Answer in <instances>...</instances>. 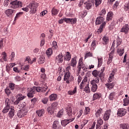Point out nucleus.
Returning <instances> with one entry per match:
<instances>
[{
	"label": "nucleus",
	"mask_w": 129,
	"mask_h": 129,
	"mask_svg": "<svg viewBox=\"0 0 129 129\" xmlns=\"http://www.w3.org/2000/svg\"><path fill=\"white\" fill-rule=\"evenodd\" d=\"M38 4L36 2L30 3L28 6V8L30 9V14L34 15L37 13V9L38 8Z\"/></svg>",
	"instance_id": "f257e3e1"
},
{
	"label": "nucleus",
	"mask_w": 129,
	"mask_h": 129,
	"mask_svg": "<svg viewBox=\"0 0 129 129\" xmlns=\"http://www.w3.org/2000/svg\"><path fill=\"white\" fill-rule=\"evenodd\" d=\"M77 69L78 74L81 72V69H83L84 71H87V67H86V65L83 63V58L81 57L79 59Z\"/></svg>",
	"instance_id": "f03ea898"
},
{
	"label": "nucleus",
	"mask_w": 129,
	"mask_h": 129,
	"mask_svg": "<svg viewBox=\"0 0 129 129\" xmlns=\"http://www.w3.org/2000/svg\"><path fill=\"white\" fill-rule=\"evenodd\" d=\"M11 9H13V10H18L19 8H22L23 7V4L22 2L16 0L12 1L10 3Z\"/></svg>",
	"instance_id": "7ed1b4c3"
},
{
	"label": "nucleus",
	"mask_w": 129,
	"mask_h": 129,
	"mask_svg": "<svg viewBox=\"0 0 129 129\" xmlns=\"http://www.w3.org/2000/svg\"><path fill=\"white\" fill-rule=\"evenodd\" d=\"M126 114V109L123 108H119L117 110V115H118V116H119L120 117L124 116V115H125Z\"/></svg>",
	"instance_id": "20e7f679"
},
{
	"label": "nucleus",
	"mask_w": 129,
	"mask_h": 129,
	"mask_svg": "<svg viewBox=\"0 0 129 129\" xmlns=\"http://www.w3.org/2000/svg\"><path fill=\"white\" fill-rule=\"evenodd\" d=\"M68 118L69 119L62 120L61 121V124L62 126H66V125H67V124L70 123V122H72V121H73V120L75 119V118H70V117Z\"/></svg>",
	"instance_id": "39448f33"
},
{
	"label": "nucleus",
	"mask_w": 129,
	"mask_h": 129,
	"mask_svg": "<svg viewBox=\"0 0 129 129\" xmlns=\"http://www.w3.org/2000/svg\"><path fill=\"white\" fill-rule=\"evenodd\" d=\"M35 89H34L33 87L28 88V97H29V98H33V97H34V94H35Z\"/></svg>",
	"instance_id": "423d86ee"
},
{
	"label": "nucleus",
	"mask_w": 129,
	"mask_h": 129,
	"mask_svg": "<svg viewBox=\"0 0 129 129\" xmlns=\"http://www.w3.org/2000/svg\"><path fill=\"white\" fill-rule=\"evenodd\" d=\"M27 114H28V111L21 109L18 111L17 113V116L20 118H22V117H24V116L27 115Z\"/></svg>",
	"instance_id": "0eeeda50"
},
{
	"label": "nucleus",
	"mask_w": 129,
	"mask_h": 129,
	"mask_svg": "<svg viewBox=\"0 0 129 129\" xmlns=\"http://www.w3.org/2000/svg\"><path fill=\"white\" fill-rule=\"evenodd\" d=\"M110 113H111V110H110V109L107 110L105 112L103 116L104 120L106 121L109 119V116H110Z\"/></svg>",
	"instance_id": "6e6552de"
},
{
	"label": "nucleus",
	"mask_w": 129,
	"mask_h": 129,
	"mask_svg": "<svg viewBox=\"0 0 129 129\" xmlns=\"http://www.w3.org/2000/svg\"><path fill=\"white\" fill-rule=\"evenodd\" d=\"M56 60H57L59 63L63 62V60H64V55L62 54V52H60L57 56H56Z\"/></svg>",
	"instance_id": "1a4fd4ad"
},
{
	"label": "nucleus",
	"mask_w": 129,
	"mask_h": 129,
	"mask_svg": "<svg viewBox=\"0 0 129 129\" xmlns=\"http://www.w3.org/2000/svg\"><path fill=\"white\" fill-rule=\"evenodd\" d=\"M128 24H125L122 27V28L120 30V33H124V34H127V33H128Z\"/></svg>",
	"instance_id": "9d476101"
},
{
	"label": "nucleus",
	"mask_w": 129,
	"mask_h": 129,
	"mask_svg": "<svg viewBox=\"0 0 129 129\" xmlns=\"http://www.w3.org/2000/svg\"><path fill=\"white\" fill-rule=\"evenodd\" d=\"M8 116H9L10 119L13 118L14 116H15V109H14V107H11L9 113L8 114Z\"/></svg>",
	"instance_id": "9b49d317"
},
{
	"label": "nucleus",
	"mask_w": 129,
	"mask_h": 129,
	"mask_svg": "<svg viewBox=\"0 0 129 129\" xmlns=\"http://www.w3.org/2000/svg\"><path fill=\"white\" fill-rule=\"evenodd\" d=\"M52 128L53 129H60L61 128V125H60V122L58 120L54 121L52 124Z\"/></svg>",
	"instance_id": "f8f14e48"
},
{
	"label": "nucleus",
	"mask_w": 129,
	"mask_h": 129,
	"mask_svg": "<svg viewBox=\"0 0 129 129\" xmlns=\"http://www.w3.org/2000/svg\"><path fill=\"white\" fill-rule=\"evenodd\" d=\"M105 86L107 89L109 90H111L114 87V85H115V83L114 82H112V83H107L105 84Z\"/></svg>",
	"instance_id": "ddd939ff"
},
{
	"label": "nucleus",
	"mask_w": 129,
	"mask_h": 129,
	"mask_svg": "<svg viewBox=\"0 0 129 129\" xmlns=\"http://www.w3.org/2000/svg\"><path fill=\"white\" fill-rule=\"evenodd\" d=\"M105 26H106V22L104 21L100 25V26L99 29H98L97 32L98 34H100V33H101V32H102L103 29H104V28H105Z\"/></svg>",
	"instance_id": "4468645a"
},
{
	"label": "nucleus",
	"mask_w": 129,
	"mask_h": 129,
	"mask_svg": "<svg viewBox=\"0 0 129 129\" xmlns=\"http://www.w3.org/2000/svg\"><path fill=\"white\" fill-rule=\"evenodd\" d=\"M69 78H70V73L69 72H67L64 76L63 80L64 81H66V83H68V84L70 83V82L69 81H71V80H69Z\"/></svg>",
	"instance_id": "2eb2a0df"
},
{
	"label": "nucleus",
	"mask_w": 129,
	"mask_h": 129,
	"mask_svg": "<svg viewBox=\"0 0 129 129\" xmlns=\"http://www.w3.org/2000/svg\"><path fill=\"white\" fill-rule=\"evenodd\" d=\"M102 124H103V120H102L101 118H98L96 128L100 129V126H101Z\"/></svg>",
	"instance_id": "dca6fc26"
},
{
	"label": "nucleus",
	"mask_w": 129,
	"mask_h": 129,
	"mask_svg": "<svg viewBox=\"0 0 129 129\" xmlns=\"http://www.w3.org/2000/svg\"><path fill=\"white\" fill-rule=\"evenodd\" d=\"M113 54H114V52L113 51H111L109 54V57L107 62L108 65H109V63L112 62V59H113Z\"/></svg>",
	"instance_id": "f3484780"
},
{
	"label": "nucleus",
	"mask_w": 129,
	"mask_h": 129,
	"mask_svg": "<svg viewBox=\"0 0 129 129\" xmlns=\"http://www.w3.org/2000/svg\"><path fill=\"white\" fill-rule=\"evenodd\" d=\"M104 18L102 17H98L96 18L95 24L96 25H100V24L103 23Z\"/></svg>",
	"instance_id": "a211bd4d"
},
{
	"label": "nucleus",
	"mask_w": 129,
	"mask_h": 129,
	"mask_svg": "<svg viewBox=\"0 0 129 129\" xmlns=\"http://www.w3.org/2000/svg\"><path fill=\"white\" fill-rule=\"evenodd\" d=\"M15 12V10L12 9H7L5 11V14H6V16L7 17H12L13 16V14H14V12Z\"/></svg>",
	"instance_id": "6ab92c4d"
},
{
	"label": "nucleus",
	"mask_w": 129,
	"mask_h": 129,
	"mask_svg": "<svg viewBox=\"0 0 129 129\" xmlns=\"http://www.w3.org/2000/svg\"><path fill=\"white\" fill-rule=\"evenodd\" d=\"M101 97V94L100 93H95L93 95L92 100L94 101V100H96L97 99H99Z\"/></svg>",
	"instance_id": "aec40b11"
},
{
	"label": "nucleus",
	"mask_w": 129,
	"mask_h": 129,
	"mask_svg": "<svg viewBox=\"0 0 129 129\" xmlns=\"http://www.w3.org/2000/svg\"><path fill=\"white\" fill-rule=\"evenodd\" d=\"M85 8L87 9V10H90L92 9V6H93V4L90 2H87L84 3Z\"/></svg>",
	"instance_id": "412c9836"
},
{
	"label": "nucleus",
	"mask_w": 129,
	"mask_h": 129,
	"mask_svg": "<svg viewBox=\"0 0 129 129\" xmlns=\"http://www.w3.org/2000/svg\"><path fill=\"white\" fill-rule=\"evenodd\" d=\"M103 112V111L102 110V109L99 108L97 110H96V113H95V116L97 118L100 117V115H101V114H102Z\"/></svg>",
	"instance_id": "4be33fe9"
},
{
	"label": "nucleus",
	"mask_w": 129,
	"mask_h": 129,
	"mask_svg": "<svg viewBox=\"0 0 129 129\" xmlns=\"http://www.w3.org/2000/svg\"><path fill=\"white\" fill-rule=\"evenodd\" d=\"M113 17V12L110 11L108 13L107 17H106V21L107 22H109L112 20V18Z\"/></svg>",
	"instance_id": "5701e85b"
},
{
	"label": "nucleus",
	"mask_w": 129,
	"mask_h": 129,
	"mask_svg": "<svg viewBox=\"0 0 129 129\" xmlns=\"http://www.w3.org/2000/svg\"><path fill=\"white\" fill-rule=\"evenodd\" d=\"M49 101H55L57 99V95L56 94H51L49 96Z\"/></svg>",
	"instance_id": "b1692460"
},
{
	"label": "nucleus",
	"mask_w": 129,
	"mask_h": 129,
	"mask_svg": "<svg viewBox=\"0 0 129 129\" xmlns=\"http://www.w3.org/2000/svg\"><path fill=\"white\" fill-rule=\"evenodd\" d=\"M67 111L70 118H71L72 117V108L70 106H68L67 107Z\"/></svg>",
	"instance_id": "393cba45"
},
{
	"label": "nucleus",
	"mask_w": 129,
	"mask_h": 129,
	"mask_svg": "<svg viewBox=\"0 0 129 129\" xmlns=\"http://www.w3.org/2000/svg\"><path fill=\"white\" fill-rule=\"evenodd\" d=\"M64 61H70L71 60V54L70 52H67V54L64 57Z\"/></svg>",
	"instance_id": "a878e982"
},
{
	"label": "nucleus",
	"mask_w": 129,
	"mask_h": 129,
	"mask_svg": "<svg viewBox=\"0 0 129 129\" xmlns=\"http://www.w3.org/2000/svg\"><path fill=\"white\" fill-rule=\"evenodd\" d=\"M77 64V61H76V58L74 57L72 58L71 66H72V67H76Z\"/></svg>",
	"instance_id": "bb28decb"
},
{
	"label": "nucleus",
	"mask_w": 129,
	"mask_h": 129,
	"mask_svg": "<svg viewBox=\"0 0 129 129\" xmlns=\"http://www.w3.org/2000/svg\"><path fill=\"white\" fill-rule=\"evenodd\" d=\"M85 82H87V77H85V78L83 79L82 82H81L80 86V89H83L84 83H85Z\"/></svg>",
	"instance_id": "cd10ccee"
},
{
	"label": "nucleus",
	"mask_w": 129,
	"mask_h": 129,
	"mask_svg": "<svg viewBox=\"0 0 129 129\" xmlns=\"http://www.w3.org/2000/svg\"><path fill=\"white\" fill-rule=\"evenodd\" d=\"M44 112H45L44 109H41L36 111V113L38 116H43Z\"/></svg>",
	"instance_id": "c85d7f7f"
},
{
	"label": "nucleus",
	"mask_w": 129,
	"mask_h": 129,
	"mask_svg": "<svg viewBox=\"0 0 129 129\" xmlns=\"http://www.w3.org/2000/svg\"><path fill=\"white\" fill-rule=\"evenodd\" d=\"M97 59H98V67H101L103 63V59L101 57H98Z\"/></svg>",
	"instance_id": "c756f323"
},
{
	"label": "nucleus",
	"mask_w": 129,
	"mask_h": 129,
	"mask_svg": "<svg viewBox=\"0 0 129 129\" xmlns=\"http://www.w3.org/2000/svg\"><path fill=\"white\" fill-rule=\"evenodd\" d=\"M113 79H114V73H111L110 74V76L108 79L107 82L110 83L112 81H113Z\"/></svg>",
	"instance_id": "7c9ffc66"
},
{
	"label": "nucleus",
	"mask_w": 129,
	"mask_h": 129,
	"mask_svg": "<svg viewBox=\"0 0 129 129\" xmlns=\"http://www.w3.org/2000/svg\"><path fill=\"white\" fill-rule=\"evenodd\" d=\"M38 62L39 64H44L45 62V57L40 56L38 59Z\"/></svg>",
	"instance_id": "2f4dec72"
},
{
	"label": "nucleus",
	"mask_w": 129,
	"mask_h": 129,
	"mask_svg": "<svg viewBox=\"0 0 129 129\" xmlns=\"http://www.w3.org/2000/svg\"><path fill=\"white\" fill-rule=\"evenodd\" d=\"M91 84L97 85L99 83V78L96 77V78L92 81H91Z\"/></svg>",
	"instance_id": "473e14b6"
},
{
	"label": "nucleus",
	"mask_w": 129,
	"mask_h": 129,
	"mask_svg": "<svg viewBox=\"0 0 129 129\" xmlns=\"http://www.w3.org/2000/svg\"><path fill=\"white\" fill-rule=\"evenodd\" d=\"M102 40L103 41V44H104V45H107L109 41V38H108L107 36H104L102 38Z\"/></svg>",
	"instance_id": "72a5a7b5"
},
{
	"label": "nucleus",
	"mask_w": 129,
	"mask_h": 129,
	"mask_svg": "<svg viewBox=\"0 0 129 129\" xmlns=\"http://www.w3.org/2000/svg\"><path fill=\"white\" fill-rule=\"evenodd\" d=\"M86 93H90V88H89V84H87L83 90Z\"/></svg>",
	"instance_id": "f704fd0d"
},
{
	"label": "nucleus",
	"mask_w": 129,
	"mask_h": 129,
	"mask_svg": "<svg viewBox=\"0 0 129 129\" xmlns=\"http://www.w3.org/2000/svg\"><path fill=\"white\" fill-rule=\"evenodd\" d=\"M54 109L52 108H51V107L49 106L47 108V112L50 114L52 115L53 114V113H54Z\"/></svg>",
	"instance_id": "c9c22d12"
},
{
	"label": "nucleus",
	"mask_w": 129,
	"mask_h": 129,
	"mask_svg": "<svg viewBox=\"0 0 129 129\" xmlns=\"http://www.w3.org/2000/svg\"><path fill=\"white\" fill-rule=\"evenodd\" d=\"M16 96L17 99L20 101L23 99H25V96L23 95L22 94H18L16 95Z\"/></svg>",
	"instance_id": "e433bc0d"
},
{
	"label": "nucleus",
	"mask_w": 129,
	"mask_h": 129,
	"mask_svg": "<svg viewBox=\"0 0 129 129\" xmlns=\"http://www.w3.org/2000/svg\"><path fill=\"white\" fill-rule=\"evenodd\" d=\"M117 52L119 55L121 56L124 53V49L123 48H119L117 49Z\"/></svg>",
	"instance_id": "4c0bfd02"
},
{
	"label": "nucleus",
	"mask_w": 129,
	"mask_h": 129,
	"mask_svg": "<svg viewBox=\"0 0 129 129\" xmlns=\"http://www.w3.org/2000/svg\"><path fill=\"white\" fill-rule=\"evenodd\" d=\"M92 85L91 87V91L92 92H96V90H97V85H95L94 84H91Z\"/></svg>",
	"instance_id": "58836bf2"
},
{
	"label": "nucleus",
	"mask_w": 129,
	"mask_h": 129,
	"mask_svg": "<svg viewBox=\"0 0 129 129\" xmlns=\"http://www.w3.org/2000/svg\"><path fill=\"white\" fill-rule=\"evenodd\" d=\"M77 92V88H76V87H75L74 88L73 91H69L68 92V93L70 95H74V94H75Z\"/></svg>",
	"instance_id": "ea45409f"
},
{
	"label": "nucleus",
	"mask_w": 129,
	"mask_h": 129,
	"mask_svg": "<svg viewBox=\"0 0 129 129\" xmlns=\"http://www.w3.org/2000/svg\"><path fill=\"white\" fill-rule=\"evenodd\" d=\"M123 104L124 106H126L128 105L129 104V97L127 98H124L123 100Z\"/></svg>",
	"instance_id": "a19ab883"
},
{
	"label": "nucleus",
	"mask_w": 129,
	"mask_h": 129,
	"mask_svg": "<svg viewBox=\"0 0 129 129\" xmlns=\"http://www.w3.org/2000/svg\"><path fill=\"white\" fill-rule=\"evenodd\" d=\"M114 96H115V92H112L109 95L108 98L110 100H113L114 98Z\"/></svg>",
	"instance_id": "79ce46f5"
},
{
	"label": "nucleus",
	"mask_w": 129,
	"mask_h": 129,
	"mask_svg": "<svg viewBox=\"0 0 129 129\" xmlns=\"http://www.w3.org/2000/svg\"><path fill=\"white\" fill-rule=\"evenodd\" d=\"M10 109L11 110V107L6 106L3 109L2 112H3V113H7V112H9V111H10Z\"/></svg>",
	"instance_id": "37998d69"
},
{
	"label": "nucleus",
	"mask_w": 129,
	"mask_h": 129,
	"mask_svg": "<svg viewBox=\"0 0 129 129\" xmlns=\"http://www.w3.org/2000/svg\"><path fill=\"white\" fill-rule=\"evenodd\" d=\"M46 54L48 57L51 56L52 54H53V50H52V48H48L46 51Z\"/></svg>",
	"instance_id": "c03bdc74"
},
{
	"label": "nucleus",
	"mask_w": 129,
	"mask_h": 129,
	"mask_svg": "<svg viewBox=\"0 0 129 129\" xmlns=\"http://www.w3.org/2000/svg\"><path fill=\"white\" fill-rule=\"evenodd\" d=\"M89 113H90V108H89V107H86L84 111V114H85V115H86L87 114H89Z\"/></svg>",
	"instance_id": "a18cd8bd"
},
{
	"label": "nucleus",
	"mask_w": 129,
	"mask_h": 129,
	"mask_svg": "<svg viewBox=\"0 0 129 129\" xmlns=\"http://www.w3.org/2000/svg\"><path fill=\"white\" fill-rule=\"evenodd\" d=\"M115 41L116 42L117 47H118V46L121 44V39H120L119 37H117L116 40Z\"/></svg>",
	"instance_id": "49530a36"
},
{
	"label": "nucleus",
	"mask_w": 129,
	"mask_h": 129,
	"mask_svg": "<svg viewBox=\"0 0 129 129\" xmlns=\"http://www.w3.org/2000/svg\"><path fill=\"white\" fill-rule=\"evenodd\" d=\"M33 89H34V91H37V92H42V89L41 87H35L33 86Z\"/></svg>",
	"instance_id": "de8ad7c7"
},
{
	"label": "nucleus",
	"mask_w": 129,
	"mask_h": 129,
	"mask_svg": "<svg viewBox=\"0 0 129 129\" xmlns=\"http://www.w3.org/2000/svg\"><path fill=\"white\" fill-rule=\"evenodd\" d=\"M59 11L55 8H53L51 10V14L52 16H56V15H58V13Z\"/></svg>",
	"instance_id": "09e8293b"
},
{
	"label": "nucleus",
	"mask_w": 129,
	"mask_h": 129,
	"mask_svg": "<svg viewBox=\"0 0 129 129\" xmlns=\"http://www.w3.org/2000/svg\"><path fill=\"white\" fill-rule=\"evenodd\" d=\"M6 106H9L11 107V100L9 98H7L5 100Z\"/></svg>",
	"instance_id": "8fccbe9b"
},
{
	"label": "nucleus",
	"mask_w": 129,
	"mask_h": 129,
	"mask_svg": "<svg viewBox=\"0 0 129 129\" xmlns=\"http://www.w3.org/2000/svg\"><path fill=\"white\" fill-rule=\"evenodd\" d=\"M2 55H3V56L2 58L3 59L4 61H5V62H7V61H8V59L7 58V53L4 51L2 53Z\"/></svg>",
	"instance_id": "3c124183"
},
{
	"label": "nucleus",
	"mask_w": 129,
	"mask_h": 129,
	"mask_svg": "<svg viewBox=\"0 0 129 129\" xmlns=\"http://www.w3.org/2000/svg\"><path fill=\"white\" fill-rule=\"evenodd\" d=\"M99 73H100L99 71L94 70L92 72V75H93L94 77H97Z\"/></svg>",
	"instance_id": "603ef678"
},
{
	"label": "nucleus",
	"mask_w": 129,
	"mask_h": 129,
	"mask_svg": "<svg viewBox=\"0 0 129 129\" xmlns=\"http://www.w3.org/2000/svg\"><path fill=\"white\" fill-rule=\"evenodd\" d=\"M94 2L95 3L96 8H97V7H98V6L101 4L102 0H94Z\"/></svg>",
	"instance_id": "864d4df0"
},
{
	"label": "nucleus",
	"mask_w": 129,
	"mask_h": 129,
	"mask_svg": "<svg viewBox=\"0 0 129 129\" xmlns=\"http://www.w3.org/2000/svg\"><path fill=\"white\" fill-rule=\"evenodd\" d=\"M52 49H57L58 48V45H57V42L55 41H53L52 44Z\"/></svg>",
	"instance_id": "5fc2aeb1"
},
{
	"label": "nucleus",
	"mask_w": 129,
	"mask_h": 129,
	"mask_svg": "<svg viewBox=\"0 0 129 129\" xmlns=\"http://www.w3.org/2000/svg\"><path fill=\"white\" fill-rule=\"evenodd\" d=\"M96 46V42L95 40H93L92 42L91 46V50H94V49H95Z\"/></svg>",
	"instance_id": "6e6d98bb"
},
{
	"label": "nucleus",
	"mask_w": 129,
	"mask_h": 129,
	"mask_svg": "<svg viewBox=\"0 0 129 129\" xmlns=\"http://www.w3.org/2000/svg\"><path fill=\"white\" fill-rule=\"evenodd\" d=\"M23 13L22 12L17 13L15 17L14 21H16V20H17V19H19V18H20V17H21V16H22V15H23Z\"/></svg>",
	"instance_id": "4d7b16f0"
},
{
	"label": "nucleus",
	"mask_w": 129,
	"mask_h": 129,
	"mask_svg": "<svg viewBox=\"0 0 129 129\" xmlns=\"http://www.w3.org/2000/svg\"><path fill=\"white\" fill-rule=\"evenodd\" d=\"M57 105H58V103L55 102L51 104L50 107L52 108L55 110V109L57 108Z\"/></svg>",
	"instance_id": "13d9d810"
},
{
	"label": "nucleus",
	"mask_w": 129,
	"mask_h": 129,
	"mask_svg": "<svg viewBox=\"0 0 129 129\" xmlns=\"http://www.w3.org/2000/svg\"><path fill=\"white\" fill-rule=\"evenodd\" d=\"M64 114V112L63 110H60L58 112L57 116V117H62V116Z\"/></svg>",
	"instance_id": "bf43d9fd"
},
{
	"label": "nucleus",
	"mask_w": 129,
	"mask_h": 129,
	"mask_svg": "<svg viewBox=\"0 0 129 129\" xmlns=\"http://www.w3.org/2000/svg\"><path fill=\"white\" fill-rule=\"evenodd\" d=\"M76 22H77V20L76 18H70V23H71L72 25H74L76 24Z\"/></svg>",
	"instance_id": "052dcab7"
},
{
	"label": "nucleus",
	"mask_w": 129,
	"mask_h": 129,
	"mask_svg": "<svg viewBox=\"0 0 129 129\" xmlns=\"http://www.w3.org/2000/svg\"><path fill=\"white\" fill-rule=\"evenodd\" d=\"M9 87L11 90H14L15 89V84L11 83L9 84Z\"/></svg>",
	"instance_id": "680f3d73"
},
{
	"label": "nucleus",
	"mask_w": 129,
	"mask_h": 129,
	"mask_svg": "<svg viewBox=\"0 0 129 129\" xmlns=\"http://www.w3.org/2000/svg\"><path fill=\"white\" fill-rule=\"evenodd\" d=\"M30 68V66L29 65H26L25 66H21V70H24V71H27Z\"/></svg>",
	"instance_id": "e2e57ef3"
},
{
	"label": "nucleus",
	"mask_w": 129,
	"mask_h": 129,
	"mask_svg": "<svg viewBox=\"0 0 129 129\" xmlns=\"http://www.w3.org/2000/svg\"><path fill=\"white\" fill-rule=\"evenodd\" d=\"M48 100H49V98L45 97L42 99V102L43 103V104H47L48 103Z\"/></svg>",
	"instance_id": "0e129e2a"
},
{
	"label": "nucleus",
	"mask_w": 129,
	"mask_h": 129,
	"mask_svg": "<svg viewBox=\"0 0 129 129\" xmlns=\"http://www.w3.org/2000/svg\"><path fill=\"white\" fill-rule=\"evenodd\" d=\"M127 125H128L127 124H125V123L121 124L120 125V128H122V129H127Z\"/></svg>",
	"instance_id": "69168bd1"
},
{
	"label": "nucleus",
	"mask_w": 129,
	"mask_h": 129,
	"mask_svg": "<svg viewBox=\"0 0 129 129\" xmlns=\"http://www.w3.org/2000/svg\"><path fill=\"white\" fill-rule=\"evenodd\" d=\"M92 56H93V55L92 54V53L89 52L86 53L85 58V59H86V58H88V57H92Z\"/></svg>",
	"instance_id": "338daca9"
},
{
	"label": "nucleus",
	"mask_w": 129,
	"mask_h": 129,
	"mask_svg": "<svg viewBox=\"0 0 129 129\" xmlns=\"http://www.w3.org/2000/svg\"><path fill=\"white\" fill-rule=\"evenodd\" d=\"M5 93L8 95H10V94H11V90H10V89H9V88H7L5 89Z\"/></svg>",
	"instance_id": "774afa93"
}]
</instances>
